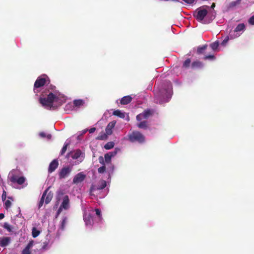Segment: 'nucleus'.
Segmentation results:
<instances>
[{
  "mask_svg": "<svg viewBox=\"0 0 254 254\" xmlns=\"http://www.w3.org/2000/svg\"><path fill=\"white\" fill-rule=\"evenodd\" d=\"M1 198L3 201H4L6 198V192L5 190H3L1 195Z\"/></svg>",
  "mask_w": 254,
  "mask_h": 254,
  "instance_id": "48",
  "label": "nucleus"
},
{
  "mask_svg": "<svg viewBox=\"0 0 254 254\" xmlns=\"http://www.w3.org/2000/svg\"><path fill=\"white\" fill-rule=\"evenodd\" d=\"M207 45H204L201 47H198L197 49V54H201L204 52V51L206 49Z\"/></svg>",
  "mask_w": 254,
  "mask_h": 254,
  "instance_id": "35",
  "label": "nucleus"
},
{
  "mask_svg": "<svg viewBox=\"0 0 254 254\" xmlns=\"http://www.w3.org/2000/svg\"><path fill=\"white\" fill-rule=\"evenodd\" d=\"M67 148V147L64 145L60 152V155H63L65 152Z\"/></svg>",
  "mask_w": 254,
  "mask_h": 254,
  "instance_id": "47",
  "label": "nucleus"
},
{
  "mask_svg": "<svg viewBox=\"0 0 254 254\" xmlns=\"http://www.w3.org/2000/svg\"><path fill=\"white\" fill-rule=\"evenodd\" d=\"M127 137L128 140L131 143L142 144L145 142V136L138 131H133L127 135Z\"/></svg>",
  "mask_w": 254,
  "mask_h": 254,
  "instance_id": "7",
  "label": "nucleus"
},
{
  "mask_svg": "<svg viewBox=\"0 0 254 254\" xmlns=\"http://www.w3.org/2000/svg\"><path fill=\"white\" fill-rule=\"evenodd\" d=\"M99 162L102 166L98 169V172L100 174H103L106 172V166L104 163V157L103 156H100L98 158Z\"/></svg>",
  "mask_w": 254,
  "mask_h": 254,
  "instance_id": "17",
  "label": "nucleus"
},
{
  "mask_svg": "<svg viewBox=\"0 0 254 254\" xmlns=\"http://www.w3.org/2000/svg\"><path fill=\"white\" fill-rule=\"evenodd\" d=\"M34 240H31L29 242V243L27 244V245H26V246L25 247V248L30 250V249H31L32 248V247L33 246L34 244Z\"/></svg>",
  "mask_w": 254,
  "mask_h": 254,
  "instance_id": "42",
  "label": "nucleus"
},
{
  "mask_svg": "<svg viewBox=\"0 0 254 254\" xmlns=\"http://www.w3.org/2000/svg\"><path fill=\"white\" fill-rule=\"evenodd\" d=\"M219 45V43L218 41H215L210 45V47L213 51H216L217 50Z\"/></svg>",
  "mask_w": 254,
  "mask_h": 254,
  "instance_id": "34",
  "label": "nucleus"
},
{
  "mask_svg": "<svg viewBox=\"0 0 254 254\" xmlns=\"http://www.w3.org/2000/svg\"><path fill=\"white\" fill-rule=\"evenodd\" d=\"M105 190L106 191V193H105V194L104 195V196L106 195L108 193V192L109 191V188H107L106 190Z\"/></svg>",
  "mask_w": 254,
  "mask_h": 254,
  "instance_id": "53",
  "label": "nucleus"
},
{
  "mask_svg": "<svg viewBox=\"0 0 254 254\" xmlns=\"http://www.w3.org/2000/svg\"><path fill=\"white\" fill-rule=\"evenodd\" d=\"M22 254H31V252L29 249L25 248L22 251Z\"/></svg>",
  "mask_w": 254,
  "mask_h": 254,
  "instance_id": "46",
  "label": "nucleus"
},
{
  "mask_svg": "<svg viewBox=\"0 0 254 254\" xmlns=\"http://www.w3.org/2000/svg\"><path fill=\"white\" fill-rule=\"evenodd\" d=\"M85 153L83 152L81 150L78 149H75L68 152L66 155V157L69 159V158H71L74 160H77V164H79L82 162L85 158Z\"/></svg>",
  "mask_w": 254,
  "mask_h": 254,
  "instance_id": "6",
  "label": "nucleus"
},
{
  "mask_svg": "<svg viewBox=\"0 0 254 254\" xmlns=\"http://www.w3.org/2000/svg\"><path fill=\"white\" fill-rule=\"evenodd\" d=\"M62 210L61 208H59L56 212V217H58L59 216V215L60 214V213L62 212Z\"/></svg>",
  "mask_w": 254,
  "mask_h": 254,
  "instance_id": "50",
  "label": "nucleus"
},
{
  "mask_svg": "<svg viewBox=\"0 0 254 254\" xmlns=\"http://www.w3.org/2000/svg\"><path fill=\"white\" fill-rule=\"evenodd\" d=\"M95 130H96L95 127H92L89 130V131L90 133H92L94 132Z\"/></svg>",
  "mask_w": 254,
  "mask_h": 254,
  "instance_id": "51",
  "label": "nucleus"
},
{
  "mask_svg": "<svg viewBox=\"0 0 254 254\" xmlns=\"http://www.w3.org/2000/svg\"><path fill=\"white\" fill-rule=\"evenodd\" d=\"M204 60H208L210 61H214L215 59V57L212 55H207V56H205L204 57Z\"/></svg>",
  "mask_w": 254,
  "mask_h": 254,
  "instance_id": "40",
  "label": "nucleus"
},
{
  "mask_svg": "<svg viewBox=\"0 0 254 254\" xmlns=\"http://www.w3.org/2000/svg\"><path fill=\"white\" fill-rule=\"evenodd\" d=\"M70 207L69 205V199L68 195H65L64 196L63 201L60 205L59 208H61L62 210H67Z\"/></svg>",
  "mask_w": 254,
  "mask_h": 254,
  "instance_id": "15",
  "label": "nucleus"
},
{
  "mask_svg": "<svg viewBox=\"0 0 254 254\" xmlns=\"http://www.w3.org/2000/svg\"><path fill=\"white\" fill-rule=\"evenodd\" d=\"M113 114L122 119H124L125 118V113L121 111L120 110H115L113 112Z\"/></svg>",
  "mask_w": 254,
  "mask_h": 254,
  "instance_id": "27",
  "label": "nucleus"
},
{
  "mask_svg": "<svg viewBox=\"0 0 254 254\" xmlns=\"http://www.w3.org/2000/svg\"><path fill=\"white\" fill-rule=\"evenodd\" d=\"M34 92L37 95L41 92L39 101L42 107L49 110H54L61 106L66 100V97L56 90V87L50 84L47 75L43 74L36 80L33 87Z\"/></svg>",
  "mask_w": 254,
  "mask_h": 254,
  "instance_id": "1",
  "label": "nucleus"
},
{
  "mask_svg": "<svg viewBox=\"0 0 254 254\" xmlns=\"http://www.w3.org/2000/svg\"><path fill=\"white\" fill-rule=\"evenodd\" d=\"M242 0H236L235 1H233L229 3L228 5V8L229 9H232L236 7L239 4H240Z\"/></svg>",
  "mask_w": 254,
  "mask_h": 254,
  "instance_id": "24",
  "label": "nucleus"
},
{
  "mask_svg": "<svg viewBox=\"0 0 254 254\" xmlns=\"http://www.w3.org/2000/svg\"><path fill=\"white\" fill-rule=\"evenodd\" d=\"M121 149L119 148L116 147L113 151L108 152V153L111 156L112 158L115 157L117 153L120 152Z\"/></svg>",
  "mask_w": 254,
  "mask_h": 254,
  "instance_id": "33",
  "label": "nucleus"
},
{
  "mask_svg": "<svg viewBox=\"0 0 254 254\" xmlns=\"http://www.w3.org/2000/svg\"><path fill=\"white\" fill-rule=\"evenodd\" d=\"M70 140L69 139H67L66 140V141H65L64 145L66 146V147H68L69 144H70Z\"/></svg>",
  "mask_w": 254,
  "mask_h": 254,
  "instance_id": "49",
  "label": "nucleus"
},
{
  "mask_svg": "<svg viewBox=\"0 0 254 254\" xmlns=\"http://www.w3.org/2000/svg\"><path fill=\"white\" fill-rule=\"evenodd\" d=\"M88 131V129H83V130H82L80 133L77 136V139H79L80 138V137L82 135H84V134H85L87 131Z\"/></svg>",
  "mask_w": 254,
  "mask_h": 254,
  "instance_id": "45",
  "label": "nucleus"
},
{
  "mask_svg": "<svg viewBox=\"0 0 254 254\" xmlns=\"http://www.w3.org/2000/svg\"><path fill=\"white\" fill-rule=\"evenodd\" d=\"M46 240L43 243V246L42 247V250L43 251L47 250L49 249L51 246H52L53 241L51 240V236L49 235H47L46 236Z\"/></svg>",
  "mask_w": 254,
  "mask_h": 254,
  "instance_id": "14",
  "label": "nucleus"
},
{
  "mask_svg": "<svg viewBox=\"0 0 254 254\" xmlns=\"http://www.w3.org/2000/svg\"><path fill=\"white\" fill-rule=\"evenodd\" d=\"M48 189H46L44 191L43 193L42 194V196L40 198V200L39 202H38V204L39 209H40L41 208V207L43 206V203L44 202L45 196L46 195L47 193H48Z\"/></svg>",
  "mask_w": 254,
  "mask_h": 254,
  "instance_id": "23",
  "label": "nucleus"
},
{
  "mask_svg": "<svg viewBox=\"0 0 254 254\" xmlns=\"http://www.w3.org/2000/svg\"><path fill=\"white\" fill-rule=\"evenodd\" d=\"M234 38H232L230 36V33L229 32V35L225 38V39L222 41L221 43V45L223 46H225L228 42L230 39H234Z\"/></svg>",
  "mask_w": 254,
  "mask_h": 254,
  "instance_id": "32",
  "label": "nucleus"
},
{
  "mask_svg": "<svg viewBox=\"0 0 254 254\" xmlns=\"http://www.w3.org/2000/svg\"><path fill=\"white\" fill-rule=\"evenodd\" d=\"M204 67V64L198 61L193 62L191 64V67L193 69H201Z\"/></svg>",
  "mask_w": 254,
  "mask_h": 254,
  "instance_id": "19",
  "label": "nucleus"
},
{
  "mask_svg": "<svg viewBox=\"0 0 254 254\" xmlns=\"http://www.w3.org/2000/svg\"><path fill=\"white\" fill-rule=\"evenodd\" d=\"M40 232L36 227H33L32 229V236L33 238H36L40 234Z\"/></svg>",
  "mask_w": 254,
  "mask_h": 254,
  "instance_id": "31",
  "label": "nucleus"
},
{
  "mask_svg": "<svg viewBox=\"0 0 254 254\" xmlns=\"http://www.w3.org/2000/svg\"><path fill=\"white\" fill-rule=\"evenodd\" d=\"M248 22L251 25H254V15L249 18Z\"/></svg>",
  "mask_w": 254,
  "mask_h": 254,
  "instance_id": "44",
  "label": "nucleus"
},
{
  "mask_svg": "<svg viewBox=\"0 0 254 254\" xmlns=\"http://www.w3.org/2000/svg\"><path fill=\"white\" fill-rule=\"evenodd\" d=\"M3 227L6 229L8 232H11L12 231V228L8 223L5 222L3 225Z\"/></svg>",
  "mask_w": 254,
  "mask_h": 254,
  "instance_id": "38",
  "label": "nucleus"
},
{
  "mask_svg": "<svg viewBox=\"0 0 254 254\" xmlns=\"http://www.w3.org/2000/svg\"><path fill=\"white\" fill-rule=\"evenodd\" d=\"M114 143L112 141L107 142L104 146L106 149L109 150L113 148L114 146Z\"/></svg>",
  "mask_w": 254,
  "mask_h": 254,
  "instance_id": "36",
  "label": "nucleus"
},
{
  "mask_svg": "<svg viewBox=\"0 0 254 254\" xmlns=\"http://www.w3.org/2000/svg\"><path fill=\"white\" fill-rule=\"evenodd\" d=\"M246 25L244 23L238 24L234 30L230 31V36L232 38H237L240 37L245 31Z\"/></svg>",
  "mask_w": 254,
  "mask_h": 254,
  "instance_id": "8",
  "label": "nucleus"
},
{
  "mask_svg": "<svg viewBox=\"0 0 254 254\" xmlns=\"http://www.w3.org/2000/svg\"><path fill=\"white\" fill-rule=\"evenodd\" d=\"M215 6V3H212V4L211 5V6L210 8H211L213 9V8H214V7Z\"/></svg>",
  "mask_w": 254,
  "mask_h": 254,
  "instance_id": "54",
  "label": "nucleus"
},
{
  "mask_svg": "<svg viewBox=\"0 0 254 254\" xmlns=\"http://www.w3.org/2000/svg\"><path fill=\"white\" fill-rule=\"evenodd\" d=\"M83 217L86 227L89 229L94 224L100 222L102 219L101 211L99 208H90L84 211Z\"/></svg>",
  "mask_w": 254,
  "mask_h": 254,
  "instance_id": "3",
  "label": "nucleus"
},
{
  "mask_svg": "<svg viewBox=\"0 0 254 254\" xmlns=\"http://www.w3.org/2000/svg\"><path fill=\"white\" fill-rule=\"evenodd\" d=\"M209 6L203 5L197 8L193 12V16L199 22L203 24L211 23L215 17L214 11H208Z\"/></svg>",
  "mask_w": 254,
  "mask_h": 254,
  "instance_id": "4",
  "label": "nucleus"
},
{
  "mask_svg": "<svg viewBox=\"0 0 254 254\" xmlns=\"http://www.w3.org/2000/svg\"><path fill=\"white\" fill-rule=\"evenodd\" d=\"M191 61L190 59H187L183 64V67L184 68H188L190 65Z\"/></svg>",
  "mask_w": 254,
  "mask_h": 254,
  "instance_id": "39",
  "label": "nucleus"
},
{
  "mask_svg": "<svg viewBox=\"0 0 254 254\" xmlns=\"http://www.w3.org/2000/svg\"><path fill=\"white\" fill-rule=\"evenodd\" d=\"M154 111L151 109H147L145 110L141 113L137 115L136 117L137 121H141L143 120L148 119L150 117L153 115Z\"/></svg>",
  "mask_w": 254,
  "mask_h": 254,
  "instance_id": "10",
  "label": "nucleus"
},
{
  "mask_svg": "<svg viewBox=\"0 0 254 254\" xmlns=\"http://www.w3.org/2000/svg\"><path fill=\"white\" fill-rule=\"evenodd\" d=\"M112 158L111 156L108 153H106L104 158V163H106L107 165L112 164L111 163Z\"/></svg>",
  "mask_w": 254,
  "mask_h": 254,
  "instance_id": "28",
  "label": "nucleus"
},
{
  "mask_svg": "<svg viewBox=\"0 0 254 254\" xmlns=\"http://www.w3.org/2000/svg\"><path fill=\"white\" fill-rule=\"evenodd\" d=\"M75 110L73 103H70L67 104L64 107V110L65 111H70Z\"/></svg>",
  "mask_w": 254,
  "mask_h": 254,
  "instance_id": "29",
  "label": "nucleus"
},
{
  "mask_svg": "<svg viewBox=\"0 0 254 254\" xmlns=\"http://www.w3.org/2000/svg\"><path fill=\"white\" fill-rule=\"evenodd\" d=\"M45 197H46V199L45 200V204H47L51 201L52 197H53V194L51 192H48V194L47 193L46 194V195Z\"/></svg>",
  "mask_w": 254,
  "mask_h": 254,
  "instance_id": "30",
  "label": "nucleus"
},
{
  "mask_svg": "<svg viewBox=\"0 0 254 254\" xmlns=\"http://www.w3.org/2000/svg\"><path fill=\"white\" fill-rule=\"evenodd\" d=\"M73 104L75 110L76 108H78L83 105L84 101L82 99H75L73 101Z\"/></svg>",
  "mask_w": 254,
  "mask_h": 254,
  "instance_id": "22",
  "label": "nucleus"
},
{
  "mask_svg": "<svg viewBox=\"0 0 254 254\" xmlns=\"http://www.w3.org/2000/svg\"><path fill=\"white\" fill-rule=\"evenodd\" d=\"M4 217V215L3 213H0V220L3 219Z\"/></svg>",
  "mask_w": 254,
  "mask_h": 254,
  "instance_id": "52",
  "label": "nucleus"
},
{
  "mask_svg": "<svg viewBox=\"0 0 254 254\" xmlns=\"http://www.w3.org/2000/svg\"><path fill=\"white\" fill-rule=\"evenodd\" d=\"M107 186V182L105 180L100 181L98 184L96 185H92L91 187V191H94L96 190H101L104 189Z\"/></svg>",
  "mask_w": 254,
  "mask_h": 254,
  "instance_id": "11",
  "label": "nucleus"
},
{
  "mask_svg": "<svg viewBox=\"0 0 254 254\" xmlns=\"http://www.w3.org/2000/svg\"><path fill=\"white\" fill-rule=\"evenodd\" d=\"M139 123L136 124V126L141 129H147V122L145 120H142L141 121H139Z\"/></svg>",
  "mask_w": 254,
  "mask_h": 254,
  "instance_id": "25",
  "label": "nucleus"
},
{
  "mask_svg": "<svg viewBox=\"0 0 254 254\" xmlns=\"http://www.w3.org/2000/svg\"><path fill=\"white\" fill-rule=\"evenodd\" d=\"M8 179L13 184L22 185L26 180V178L23 176H18V171L13 169L8 174Z\"/></svg>",
  "mask_w": 254,
  "mask_h": 254,
  "instance_id": "5",
  "label": "nucleus"
},
{
  "mask_svg": "<svg viewBox=\"0 0 254 254\" xmlns=\"http://www.w3.org/2000/svg\"><path fill=\"white\" fill-rule=\"evenodd\" d=\"M11 203L9 200H5L4 202V207L7 209L10 207Z\"/></svg>",
  "mask_w": 254,
  "mask_h": 254,
  "instance_id": "41",
  "label": "nucleus"
},
{
  "mask_svg": "<svg viewBox=\"0 0 254 254\" xmlns=\"http://www.w3.org/2000/svg\"><path fill=\"white\" fill-rule=\"evenodd\" d=\"M67 217L66 216H64L62 218V220L61 222L60 227H59V229L60 230H61L62 231L64 230L65 224L67 222Z\"/></svg>",
  "mask_w": 254,
  "mask_h": 254,
  "instance_id": "26",
  "label": "nucleus"
},
{
  "mask_svg": "<svg viewBox=\"0 0 254 254\" xmlns=\"http://www.w3.org/2000/svg\"><path fill=\"white\" fill-rule=\"evenodd\" d=\"M72 170V167L66 166L60 169L58 172L59 178L60 180L65 179L68 177Z\"/></svg>",
  "mask_w": 254,
  "mask_h": 254,
  "instance_id": "9",
  "label": "nucleus"
},
{
  "mask_svg": "<svg viewBox=\"0 0 254 254\" xmlns=\"http://www.w3.org/2000/svg\"><path fill=\"white\" fill-rule=\"evenodd\" d=\"M11 241V239L8 237H0V246L5 247L8 246Z\"/></svg>",
  "mask_w": 254,
  "mask_h": 254,
  "instance_id": "18",
  "label": "nucleus"
},
{
  "mask_svg": "<svg viewBox=\"0 0 254 254\" xmlns=\"http://www.w3.org/2000/svg\"><path fill=\"white\" fill-rule=\"evenodd\" d=\"M59 166V161L57 159H54L49 164L48 168L49 173H52L56 170Z\"/></svg>",
  "mask_w": 254,
  "mask_h": 254,
  "instance_id": "16",
  "label": "nucleus"
},
{
  "mask_svg": "<svg viewBox=\"0 0 254 254\" xmlns=\"http://www.w3.org/2000/svg\"><path fill=\"white\" fill-rule=\"evenodd\" d=\"M39 136L42 138H47L48 140L50 139L52 137V135L50 134H47L44 132H41L39 134Z\"/></svg>",
  "mask_w": 254,
  "mask_h": 254,
  "instance_id": "37",
  "label": "nucleus"
},
{
  "mask_svg": "<svg viewBox=\"0 0 254 254\" xmlns=\"http://www.w3.org/2000/svg\"><path fill=\"white\" fill-rule=\"evenodd\" d=\"M9 199H11V197H8Z\"/></svg>",
  "mask_w": 254,
  "mask_h": 254,
  "instance_id": "56",
  "label": "nucleus"
},
{
  "mask_svg": "<svg viewBox=\"0 0 254 254\" xmlns=\"http://www.w3.org/2000/svg\"><path fill=\"white\" fill-rule=\"evenodd\" d=\"M86 177V175H85L83 172L78 173L73 177L72 183L76 185L79 183H81L84 181Z\"/></svg>",
  "mask_w": 254,
  "mask_h": 254,
  "instance_id": "12",
  "label": "nucleus"
},
{
  "mask_svg": "<svg viewBox=\"0 0 254 254\" xmlns=\"http://www.w3.org/2000/svg\"><path fill=\"white\" fill-rule=\"evenodd\" d=\"M119 100H117V101H116V102H117V103H118Z\"/></svg>",
  "mask_w": 254,
  "mask_h": 254,
  "instance_id": "55",
  "label": "nucleus"
},
{
  "mask_svg": "<svg viewBox=\"0 0 254 254\" xmlns=\"http://www.w3.org/2000/svg\"><path fill=\"white\" fill-rule=\"evenodd\" d=\"M154 102L162 105L169 102L173 94V86L170 81L164 80L160 86L156 87L154 90Z\"/></svg>",
  "mask_w": 254,
  "mask_h": 254,
  "instance_id": "2",
  "label": "nucleus"
},
{
  "mask_svg": "<svg viewBox=\"0 0 254 254\" xmlns=\"http://www.w3.org/2000/svg\"><path fill=\"white\" fill-rule=\"evenodd\" d=\"M115 170V166L112 164L107 165L106 173L107 174V180L108 182H110L112 176L113 175Z\"/></svg>",
  "mask_w": 254,
  "mask_h": 254,
  "instance_id": "13",
  "label": "nucleus"
},
{
  "mask_svg": "<svg viewBox=\"0 0 254 254\" xmlns=\"http://www.w3.org/2000/svg\"><path fill=\"white\" fill-rule=\"evenodd\" d=\"M132 99L130 95L125 96L120 100V103L122 105H127L131 102Z\"/></svg>",
  "mask_w": 254,
  "mask_h": 254,
  "instance_id": "21",
  "label": "nucleus"
},
{
  "mask_svg": "<svg viewBox=\"0 0 254 254\" xmlns=\"http://www.w3.org/2000/svg\"><path fill=\"white\" fill-rule=\"evenodd\" d=\"M116 124V121H112L108 124L106 127V132L108 135H111L112 133V129L115 127Z\"/></svg>",
  "mask_w": 254,
  "mask_h": 254,
  "instance_id": "20",
  "label": "nucleus"
},
{
  "mask_svg": "<svg viewBox=\"0 0 254 254\" xmlns=\"http://www.w3.org/2000/svg\"><path fill=\"white\" fill-rule=\"evenodd\" d=\"M188 4L191 5L196 2V0H182Z\"/></svg>",
  "mask_w": 254,
  "mask_h": 254,
  "instance_id": "43",
  "label": "nucleus"
}]
</instances>
